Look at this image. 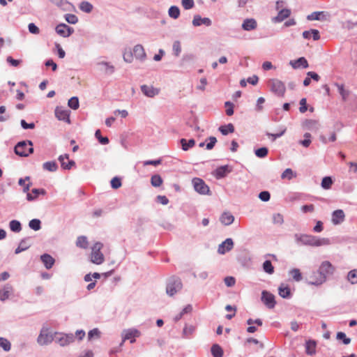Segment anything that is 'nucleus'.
I'll list each match as a JSON object with an SVG mask.
<instances>
[{
  "label": "nucleus",
  "mask_w": 357,
  "mask_h": 357,
  "mask_svg": "<svg viewBox=\"0 0 357 357\" xmlns=\"http://www.w3.org/2000/svg\"><path fill=\"white\" fill-rule=\"evenodd\" d=\"M335 268L328 261H323L319 266V271L315 274L318 277L309 282V284L314 285H320L326 281L327 275H331L334 273Z\"/></svg>",
  "instance_id": "f257e3e1"
},
{
  "label": "nucleus",
  "mask_w": 357,
  "mask_h": 357,
  "mask_svg": "<svg viewBox=\"0 0 357 357\" xmlns=\"http://www.w3.org/2000/svg\"><path fill=\"white\" fill-rule=\"evenodd\" d=\"M133 56L141 61L145 60L146 54L142 45H137L134 47L133 52L129 50L128 51H126L123 54V59L127 63L132 62Z\"/></svg>",
  "instance_id": "f03ea898"
},
{
  "label": "nucleus",
  "mask_w": 357,
  "mask_h": 357,
  "mask_svg": "<svg viewBox=\"0 0 357 357\" xmlns=\"http://www.w3.org/2000/svg\"><path fill=\"white\" fill-rule=\"evenodd\" d=\"M297 240L304 245L311 246H321L330 244V241L328 238H320L314 236L302 234L297 238Z\"/></svg>",
  "instance_id": "7ed1b4c3"
},
{
  "label": "nucleus",
  "mask_w": 357,
  "mask_h": 357,
  "mask_svg": "<svg viewBox=\"0 0 357 357\" xmlns=\"http://www.w3.org/2000/svg\"><path fill=\"white\" fill-rule=\"evenodd\" d=\"M33 152L31 141L20 142L15 146V153L22 157H26Z\"/></svg>",
  "instance_id": "20e7f679"
},
{
  "label": "nucleus",
  "mask_w": 357,
  "mask_h": 357,
  "mask_svg": "<svg viewBox=\"0 0 357 357\" xmlns=\"http://www.w3.org/2000/svg\"><path fill=\"white\" fill-rule=\"evenodd\" d=\"M102 247V243L97 242L91 248V261L92 263L100 265L105 261L104 255L100 251Z\"/></svg>",
  "instance_id": "39448f33"
},
{
  "label": "nucleus",
  "mask_w": 357,
  "mask_h": 357,
  "mask_svg": "<svg viewBox=\"0 0 357 357\" xmlns=\"http://www.w3.org/2000/svg\"><path fill=\"white\" fill-rule=\"evenodd\" d=\"M268 86L270 88V90L278 96H284L286 91V87L282 81L278 79H271L268 82Z\"/></svg>",
  "instance_id": "423d86ee"
},
{
  "label": "nucleus",
  "mask_w": 357,
  "mask_h": 357,
  "mask_svg": "<svg viewBox=\"0 0 357 357\" xmlns=\"http://www.w3.org/2000/svg\"><path fill=\"white\" fill-rule=\"evenodd\" d=\"M182 287L183 284L179 278H171L167 282L166 292L169 296H172L180 291Z\"/></svg>",
  "instance_id": "0eeeda50"
},
{
  "label": "nucleus",
  "mask_w": 357,
  "mask_h": 357,
  "mask_svg": "<svg viewBox=\"0 0 357 357\" xmlns=\"http://www.w3.org/2000/svg\"><path fill=\"white\" fill-rule=\"evenodd\" d=\"M192 182L196 192L202 195L209 194V187L205 183V182L202 178H194Z\"/></svg>",
  "instance_id": "6e6552de"
},
{
  "label": "nucleus",
  "mask_w": 357,
  "mask_h": 357,
  "mask_svg": "<svg viewBox=\"0 0 357 357\" xmlns=\"http://www.w3.org/2000/svg\"><path fill=\"white\" fill-rule=\"evenodd\" d=\"M261 301L269 309H273L276 304L275 296L267 291H262Z\"/></svg>",
  "instance_id": "1a4fd4ad"
},
{
  "label": "nucleus",
  "mask_w": 357,
  "mask_h": 357,
  "mask_svg": "<svg viewBox=\"0 0 357 357\" xmlns=\"http://www.w3.org/2000/svg\"><path fill=\"white\" fill-rule=\"evenodd\" d=\"M73 29L65 24H60L56 27V32L63 37H68L73 32Z\"/></svg>",
  "instance_id": "9d476101"
},
{
  "label": "nucleus",
  "mask_w": 357,
  "mask_h": 357,
  "mask_svg": "<svg viewBox=\"0 0 357 357\" xmlns=\"http://www.w3.org/2000/svg\"><path fill=\"white\" fill-rule=\"evenodd\" d=\"M140 333L136 329H128L123 331V342L127 340H130L131 343L135 342V338L139 337Z\"/></svg>",
  "instance_id": "9b49d317"
},
{
  "label": "nucleus",
  "mask_w": 357,
  "mask_h": 357,
  "mask_svg": "<svg viewBox=\"0 0 357 357\" xmlns=\"http://www.w3.org/2000/svg\"><path fill=\"white\" fill-rule=\"evenodd\" d=\"M74 341L73 334H60L59 337H56V342L61 346L64 347Z\"/></svg>",
  "instance_id": "f8f14e48"
},
{
  "label": "nucleus",
  "mask_w": 357,
  "mask_h": 357,
  "mask_svg": "<svg viewBox=\"0 0 357 357\" xmlns=\"http://www.w3.org/2000/svg\"><path fill=\"white\" fill-rule=\"evenodd\" d=\"M59 160L61 162V166L64 169H70L72 167L75 165L73 160H69L68 154L61 155L59 157Z\"/></svg>",
  "instance_id": "ddd939ff"
},
{
  "label": "nucleus",
  "mask_w": 357,
  "mask_h": 357,
  "mask_svg": "<svg viewBox=\"0 0 357 357\" xmlns=\"http://www.w3.org/2000/svg\"><path fill=\"white\" fill-rule=\"evenodd\" d=\"M53 341V336L47 331H42L38 337V342L41 345H45Z\"/></svg>",
  "instance_id": "4468645a"
},
{
  "label": "nucleus",
  "mask_w": 357,
  "mask_h": 357,
  "mask_svg": "<svg viewBox=\"0 0 357 357\" xmlns=\"http://www.w3.org/2000/svg\"><path fill=\"white\" fill-rule=\"evenodd\" d=\"M234 246V243L231 238H227L223 241L218 247V252L220 254H225V252L230 251Z\"/></svg>",
  "instance_id": "2eb2a0df"
},
{
  "label": "nucleus",
  "mask_w": 357,
  "mask_h": 357,
  "mask_svg": "<svg viewBox=\"0 0 357 357\" xmlns=\"http://www.w3.org/2000/svg\"><path fill=\"white\" fill-rule=\"evenodd\" d=\"M55 116L60 121L70 123L69 113L68 110L61 107H56L55 109Z\"/></svg>",
  "instance_id": "dca6fc26"
},
{
  "label": "nucleus",
  "mask_w": 357,
  "mask_h": 357,
  "mask_svg": "<svg viewBox=\"0 0 357 357\" xmlns=\"http://www.w3.org/2000/svg\"><path fill=\"white\" fill-rule=\"evenodd\" d=\"M13 292V287L10 284H6L0 289V300L2 301L9 298Z\"/></svg>",
  "instance_id": "f3484780"
},
{
  "label": "nucleus",
  "mask_w": 357,
  "mask_h": 357,
  "mask_svg": "<svg viewBox=\"0 0 357 357\" xmlns=\"http://www.w3.org/2000/svg\"><path fill=\"white\" fill-rule=\"evenodd\" d=\"M141 90L146 96L150 98L154 97L159 93V89L154 88L153 86L142 85Z\"/></svg>",
  "instance_id": "a211bd4d"
},
{
  "label": "nucleus",
  "mask_w": 357,
  "mask_h": 357,
  "mask_svg": "<svg viewBox=\"0 0 357 357\" xmlns=\"http://www.w3.org/2000/svg\"><path fill=\"white\" fill-rule=\"evenodd\" d=\"M290 64L294 69L308 67V62L305 57H300L299 59L290 61Z\"/></svg>",
  "instance_id": "6ab92c4d"
},
{
  "label": "nucleus",
  "mask_w": 357,
  "mask_h": 357,
  "mask_svg": "<svg viewBox=\"0 0 357 357\" xmlns=\"http://www.w3.org/2000/svg\"><path fill=\"white\" fill-rule=\"evenodd\" d=\"M344 213L342 210H336L333 213L332 222L334 225H338L344 220Z\"/></svg>",
  "instance_id": "aec40b11"
},
{
  "label": "nucleus",
  "mask_w": 357,
  "mask_h": 357,
  "mask_svg": "<svg viewBox=\"0 0 357 357\" xmlns=\"http://www.w3.org/2000/svg\"><path fill=\"white\" fill-rule=\"evenodd\" d=\"M45 194H46V191L44 189L34 188L31 190V192H27L26 199L29 202L33 201L37 199V197H38L39 195H44Z\"/></svg>",
  "instance_id": "412c9836"
},
{
  "label": "nucleus",
  "mask_w": 357,
  "mask_h": 357,
  "mask_svg": "<svg viewBox=\"0 0 357 357\" xmlns=\"http://www.w3.org/2000/svg\"><path fill=\"white\" fill-rule=\"evenodd\" d=\"M192 24L195 26H198L202 24L210 26L211 24V20L208 17L202 18L199 15H195L192 20Z\"/></svg>",
  "instance_id": "4be33fe9"
},
{
  "label": "nucleus",
  "mask_w": 357,
  "mask_h": 357,
  "mask_svg": "<svg viewBox=\"0 0 357 357\" xmlns=\"http://www.w3.org/2000/svg\"><path fill=\"white\" fill-rule=\"evenodd\" d=\"M230 172L231 169H229L228 165L220 166L215 169L214 176L216 177V178H221L225 177L227 174Z\"/></svg>",
  "instance_id": "5701e85b"
},
{
  "label": "nucleus",
  "mask_w": 357,
  "mask_h": 357,
  "mask_svg": "<svg viewBox=\"0 0 357 357\" xmlns=\"http://www.w3.org/2000/svg\"><path fill=\"white\" fill-rule=\"evenodd\" d=\"M41 261L46 268L50 269L54 264V259L48 254H44L40 257Z\"/></svg>",
  "instance_id": "b1692460"
},
{
  "label": "nucleus",
  "mask_w": 357,
  "mask_h": 357,
  "mask_svg": "<svg viewBox=\"0 0 357 357\" xmlns=\"http://www.w3.org/2000/svg\"><path fill=\"white\" fill-rule=\"evenodd\" d=\"M303 36L305 39H310L312 37L314 40H317L320 38L319 32L317 29H311L310 31H305L303 33Z\"/></svg>",
  "instance_id": "393cba45"
},
{
  "label": "nucleus",
  "mask_w": 357,
  "mask_h": 357,
  "mask_svg": "<svg viewBox=\"0 0 357 357\" xmlns=\"http://www.w3.org/2000/svg\"><path fill=\"white\" fill-rule=\"evenodd\" d=\"M257 27V22L254 19H246L244 20L242 28L245 31H251Z\"/></svg>",
  "instance_id": "a878e982"
},
{
  "label": "nucleus",
  "mask_w": 357,
  "mask_h": 357,
  "mask_svg": "<svg viewBox=\"0 0 357 357\" xmlns=\"http://www.w3.org/2000/svg\"><path fill=\"white\" fill-rule=\"evenodd\" d=\"M291 11L289 9L281 10L278 15L274 18V22H280L290 15Z\"/></svg>",
  "instance_id": "bb28decb"
},
{
  "label": "nucleus",
  "mask_w": 357,
  "mask_h": 357,
  "mask_svg": "<svg viewBox=\"0 0 357 357\" xmlns=\"http://www.w3.org/2000/svg\"><path fill=\"white\" fill-rule=\"evenodd\" d=\"M305 352L308 355H314L316 353V342L308 340L305 343Z\"/></svg>",
  "instance_id": "cd10ccee"
},
{
  "label": "nucleus",
  "mask_w": 357,
  "mask_h": 357,
  "mask_svg": "<svg viewBox=\"0 0 357 357\" xmlns=\"http://www.w3.org/2000/svg\"><path fill=\"white\" fill-rule=\"evenodd\" d=\"M234 220V216L229 213H224L220 218V221L225 225H231Z\"/></svg>",
  "instance_id": "c85d7f7f"
},
{
  "label": "nucleus",
  "mask_w": 357,
  "mask_h": 357,
  "mask_svg": "<svg viewBox=\"0 0 357 357\" xmlns=\"http://www.w3.org/2000/svg\"><path fill=\"white\" fill-rule=\"evenodd\" d=\"M278 293L279 295L284 298L289 297L291 294L290 289L289 287L283 284L279 287Z\"/></svg>",
  "instance_id": "c756f323"
},
{
  "label": "nucleus",
  "mask_w": 357,
  "mask_h": 357,
  "mask_svg": "<svg viewBox=\"0 0 357 357\" xmlns=\"http://www.w3.org/2000/svg\"><path fill=\"white\" fill-rule=\"evenodd\" d=\"M182 149L184 151H188L189 149L193 147L195 144V141L192 139L186 140L185 139H181Z\"/></svg>",
  "instance_id": "7c9ffc66"
},
{
  "label": "nucleus",
  "mask_w": 357,
  "mask_h": 357,
  "mask_svg": "<svg viewBox=\"0 0 357 357\" xmlns=\"http://www.w3.org/2000/svg\"><path fill=\"white\" fill-rule=\"evenodd\" d=\"M211 351L213 357H222L223 356V350L218 344H213Z\"/></svg>",
  "instance_id": "2f4dec72"
},
{
  "label": "nucleus",
  "mask_w": 357,
  "mask_h": 357,
  "mask_svg": "<svg viewBox=\"0 0 357 357\" xmlns=\"http://www.w3.org/2000/svg\"><path fill=\"white\" fill-rule=\"evenodd\" d=\"M219 130L224 135H226L229 133H232L234 132V126L231 123H229L227 126H220L219 128Z\"/></svg>",
  "instance_id": "473e14b6"
},
{
  "label": "nucleus",
  "mask_w": 357,
  "mask_h": 357,
  "mask_svg": "<svg viewBox=\"0 0 357 357\" xmlns=\"http://www.w3.org/2000/svg\"><path fill=\"white\" fill-rule=\"evenodd\" d=\"M76 245L81 248H86L89 245L86 237L84 236H79L77 239Z\"/></svg>",
  "instance_id": "72a5a7b5"
},
{
  "label": "nucleus",
  "mask_w": 357,
  "mask_h": 357,
  "mask_svg": "<svg viewBox=\"0 0 357 357\" xmlns=\"http://www.w3.org/2000/svg\"><path fill=\"white\" fill-rule=\"evenodd\" d=\"M162 178L158 174H155L151 178V183L154 187H160L162 184Z\"/></svg>",
  "instance_id": "f704fd0d"
},
{
  "label": "nucleus",
  "mask_w": 357,
  "mask_h": 357,
  "mask_svg": "<svg viewBox=\"0 0 357 357\" xmlns=\"http://www.w3.org/2000/svg\"><path fill=\"white\" fill-rule=\"evenodd\" d=\"M43 166L45 170L50 172H55L58 168L57 164L54 161L46 162Z\"/></svg>",
  "instance_id": "c9c22d12"
},
{
  "label": "nucleus",
  "mask_w": 357,
  "mask_h": 357,
  "mask_svg": "<svg viewBox=\"0 0 357 357\" xmlns=\"http://www.w3.org/2000/svg\"><path fill=\"white\" fill-rule=\"evenodd\" d=\"M10 229L14 232H19L22 229L21 224L19 221L13 220L9 223Z\"/></svg>",
  "instance_id": "e433bc0d"
},
{
  "label": "nucleus",
  "mask_w": 357,
  "mask_h": 357,
  "mask_svg": "<svg viewBox=\"0 0 357 357\" xmlns=\"http://www.w3.org/2000/svg\"><path fill=\"white\" fill-rule=\"evenodd\" d=\"M347 280L352 284L357 283V269L351 270L348 273Z\"/></svg>",
  "instance_id": "4c0bfd02"
},
{
  "label": "nucleus",
  "mask_w": 357,
  "mask_h": 357,
  "mask_svg": "<svg viewBox=\"0 0 357 357\" xmlns=\"http://www.w3.org/2000/svg\"><path fill=\"white\" fill-rule=\"evenodd\" d=\"M168 13L171 17L177 19L180 15V10L177 6H172L169 8Z\"/></svg>",
  "instance_id": "58836bf2"
},
{
  "label": "nucleus",
  "mask_w": 357,
  "mask_h": 357,
  "mask_svg": "<svg viewBox=\"0 0 357 357\" xmlns=\"http://www.w3.org/2000/svg\"><path fill=\"white\" fill-rule=\"evenodd\" d=\"M0 347L5 351H9L11 349V344L7 339L0 337Z\"/></svg>",
  "instance_id": "ea45409f"
},
{
  "label": "nucleus",
  "mask_w": 357,
  "mask_h": 357,
  "mask_svg": "<svg viewBox=\"0 0 357 357\" xmlns=\"http://www.w3.org/2000/svg\"><path fill=\"white\" fill-rule=\"evenodd\" d=\"M289 274L292 276L293 279L296 282H299L302 280L301 273L300 270L298 268H293L289 271Z\"/></svg>",
  "instance_id": "a19ab883"
},
{
  "label": "nucleus",
  "mask_w": 357,
  "mask_h": 357,
  "mask_svg": "<svg viewBox=\"0 0 357 357\" xmlns=\"http://www.w3.org/2000/svg\"><path fill=\"white\" fill-rule=\"evenodd\" d=\"M333 180L330 176L324 177L321 181V187L324 189L328 190L331 188Z\"/></svg>",
  "instance_id": "79ce46f5"
},
{
  "label": "nucleus",
  "mask_w": 357,
  "mask_h": 357,
  "mask_svg": "<svg viewBox=\"0 0 357 357\" xmlns=\"http://www.w3.org/2000/svg\"><path fill=\"white\" fill-rule=\"evenodd\" d=\"M296 174L294 173L291 169L287 168L286 169L282 174L281 178L282 179H288L291 180L292 178L295 177Z\"/></svg>",
  "instance_id": "37998d69"
},
{
  "label": "nucleus",
  "mask_w": 357,
  "mask_h": 357,
  "mask_svg": "<svg viewBox=\"0 0 357 357\" xmlns=\"http://www.w3.org/2000/svg\"><path fill=\"white\" fill-rule=\"evenodd\" d=\"M263 268L264 271L268 274H272L274 272V267L269 260H266L264 262Z\"/></svg>",
  "instance_id": "c03bdc74"
},
{
  "label": "nucleus",
  "mask_w": 357,
  "mask_h": 357,
  "mask_svg": "<svg viewBox=\"0 0 357 357\" xmlns=\"http://www.w3.org/2000/svg\"><path fill=\"white\" fill-rule=\"evenodd\" d=\"M79 8L85 13H91L93 6L88 1H82L79 5Z\"/></svg>",
  "instance_id": "a18cd8bd"
},
{
  "label": "nucleus",
  "mask_w": 357,
  "mask_h": 357,
  "mask_svg": "<svg viewBox=\"0 0 357 357\" xmlns=\"http://www.w3.org/2000/svg\"><path fill=\"white\" fill-rule=\"evenodd\" d=\"M40 224L41 222L40 220L33 219L29 222V226L34 231H38L40 229Z\"/></svg>",
  "instance_id": "49530a36"
},
{
  "label": "nucleus",
  "mask_w": 357,
  "mask_h": 357,
  "mask_svg": "<svg viewBox=\"0 0 357 357\" xmlns=\"http://www.w3.org/2000/svg\"><path fill=\"white\" fill-rule=\"evenodd\" d=\"M273 222L275 225H282L284 222V218L281 213H275L273 215Z\"/></svg>",
  "instance_id": "de8ad7c7"
},
{
  "label": "nucleus",
  "mask_w": 357,
  "mask_h": 357,
  "mask_svg": "<svg viewBox=\"0 0 357 357\" xmlns=\"http://www.w3.org/2000/svg\"><path fill=\"white\" fill-rule=\"evenodd\" d=\"M100 336V332L98 328H93L88 333V339L89 340H91L93 339H98Z\"/></svg>",
  "instance_id": "09e8293b"
},
{
  "label": "nucleus",
  "mask_w": 357,
  "mask_h": 357,
  "mask_svg": "<svg viewBox=\"0 0 357 357\" xmlns=\"http://www.w3.org/2000/svg\"><path fill=\"white\" fill-rule=\"evenodd\" d=\"M96 137L98 139L99 142L102 144H107L109 139L107 137H102L100 130H97L95 132Z\"/></svg>",
  "instance_id": "8fccbe9b"
},
{
  "label": "nucleus",
  "mask_w": 357,
  "mask_h": 357,
  "mask_svg": "<svg viewBox=\"0 0 357 357\" xmlns=\"http://www.w3.org/2000/svg\"><path fill=\"white\" fill-rule=\"evenodd\" d=\"M336 86L337 87L339 93L342 97V99L345 100L349 96V92L344 89V86L343 84H336Z\"/></svg>",
  "instance_id": "3c124183"
},
{
  "label": "nucleus",
  "mask_w": 357,
  "mask_h": 357,
  "mask_svg": "<svg viewBox=\"0 0 357 357\" xmlns=\"http://www.w3.org/2000/svg\"><path fill=\"white\" fill-rule=\"evenodd\" d=\"M30 246L29 244L26 243V241L23 240L20 242L19 246L15 250V253L18 254L22 251L26 250Z\"/></svg>",
  "instance_id": "603ef678"
},
{
  "label": "nucleus",
  "mask_w": 357,
  "mask_h": 357,
  "mask_svg": "<svg viewBox=\"0 0 357 357\" xmlns=\"http://www.w3.org/2000/svg\"><path fill=\"white\" fill-rule=\"evenodd\" d=\"M68 104L70 108L77 109L79 107V100L77 97H73L68 100Z\"/></svg>",
  "instance_id": "864d4df0"
},
{
  "label": "nucleus",
  "mask_w": 357,
  "mask_h": 357,
  "mask_svg": "<svg viewBox=\"0 0 357 357\" xmlns=\"http://www.w3.org/2000/svg\"><path fill=\"white\" fill-rule=\"evenodd\" d=\"M337 339L340 340H342L344 344H348L351 342V339L347 337L346 335L343 332H338L337 333Z\"/></svg>",
  "instance_id": "5fc2aeb1"
},
{
  "label": "nucleus",
  "mask_w": 357,
  "mask_h": 357,
  "mask_svg": "<svg viewBox=\"0 0 357 357\" xmlns=\"http://www.w3.org/2000/svg\"><path fill=\"white\" fill-rule=\"evenodd\" d=\"M268 154V149L262 147L255 151V155L259 158H264Z\"/></svg>",
  "instance_id": "6e6d98bb"
},
{
  "label": "nucleus",
  "mask_w": 357,
  "mask_h": 357,
  "mask_svg": "<svg viewBox=\"0 0 357 357\" xmlns=\"http://www.w3.org/2000/svg\"><path fill=\"white\" fill-rule=\"evenodd\" d=\"M321 15H323V12H314L310 15H307V19L308 20H320Z\"/></svg>",
  "instance_id": "4d7b16f0"
},
{
  "label": "nucleus",
  "mask_w": 357,
  "mask_h": 357,
  "mask_svg": "<svg viewBox=\"0 0 357 357\" xmlns=\"http://www.w3.org/2000/svg\"><path fill=\"white\" fill-rule=\"evenodd\" d=\"M181 4L185 10L191 9L195 6L193 0H181Z\"/></svg>",
  "instance_id": "13d9d810"
},
{
  "label": "nucleus",
  "mask_w": 357,
  "mask_h": 357,
  "mask_svg": "<svg viewBox=\"0 0 357 357\" xmlns=\"http://www.w3.org/2000/svg\"><path fill=\"white\" fill-rule=\"evenodd\" d=\"M66 20L70 24H76L78 21L77 17L73 14H66L65 16Z\"/></svg>",
  "instance_id": "bf43d9fd"
},
{
  "label": "nucleus",
  "mask_w": 357,
  "mask_h": 357,
  "mask_svg": "<svg viewBox=\"0 0 357 357\" xmlns=\"http://www.w3.org/2000/svg\"><path fill=\"white\" fill-rule=\"evenodd\" d=\"M173 52L175 56H178L181 52V43L179 41H175L173 44Z\"/></svg>",
  "instance_id": "052dcab7"
},
{
  "label": "nucleus",
  "mask_w": 357,
  "mask_h": 357,
  "mask_svg": "<svg viewBox=\"0 0 357 357\" xmlns=\"http://www.w3.org/2000/svg\"><path fill=\"white\" fill-rule=\"evenodd\" d=\"M304 137H305V139L304 140H301L300 142L301 144H302L303 146L305 147H308L311 143V135L308 132L305 133L304 135Z\"/></svg>",
  "instance_id": "680f3d73"
},
{
  "label": "nucleus",
  "mask_w": 357,
  "mask_h": 357,
  "mask_svg": "<svg viewBox=\"0 0 357 357\" xmlns=\"http://www.w3.org/2000/svg\"><path fill=\"white\" fill-rule=\"evenodd\" d=\"M111 185L114 189H118L121 186V181L118 177H114L111 181Z\"/></svg>",
  "instance_id": "e2e57ef3"
},
{
  "label": "nucleus",
  "mask_w": 357,
  "mask_h": 357,
  "mask_svg": "<svg viewBox=\"0 0 357 357\" xmlns=\"http://www.w3.org/2000/svg\"><path fill=\"white\" fill-rule=\"evenodd\" d=\"M226 114L228 116H231L234 114V105L230 102H225Z\"/></svg>",
  "instance_id": "0e129e2a"
},
{
  "label": "nucleus",
  "mask_w": 357,
  "mask_h": 357,
  "mask_svg": "<svg viewBox=\"0 0 357 357\" xmlns=\"http://www.w3.org/2000/svg\"><path fill=\"white\" fill-rule=\"evenodd\" d=\"M195 331V327L193 326H185L183 328V333L185 336L192 335Z\"/></svg>",
  "instance_id": "69168bd1"
},
{
  "label": "nucleus",
  "mask_w": 357,
  "mask_h": 357,
  "mask_svg": "<svg viewBox=\"0 0 357 357\" xmlns=\"http://www.w3.org/2000/svg\"><path fill=\"white\" fill-rule=\"evenodd\" d=\"M271 195L268 191L261 192L259 195V198L263 202H267L270 199Z\"/></svg>",
  "instance_id": "338daca9"
},
{
  "label": "nucleus",
  "mask_w": 357,
  "mask_h": 357,
  "mask_svg": "<svg viewBox=\"0 0 357 357\" xmlns=\"http://www.w3.org/2000/svg\"><path fill=\"white\" fill-rule=\"evenodd\" d=\"M236 280L234 277L228 276L225 278V283L227 287H232L235 284Z\"/></svg>",
  "instance_id": "774afa93"
}]
</instances>
